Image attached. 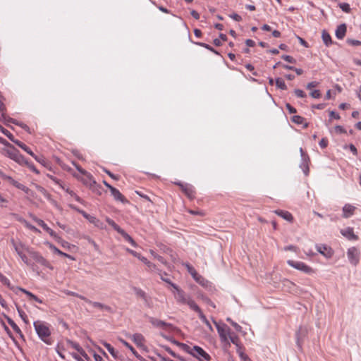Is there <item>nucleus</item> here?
Instances as JSON below:
<instances>
[{"label": "nucleus", "instance_id": "ddd939ff", "mask_svg": "<svg viewBox=\"0 0 361 361\" xmlns=\"http://www.w3.org/2000/svg\"><path fill=\"white\" fill-rule=\"evenodd\" d=\"M80 299L84 300L87 303L90 304L94 307L99 308V309H102V310H106L108 312H111V307L108 306V305H104V304H102L101 302H99L91 301L90 300H89L86 297H80Z\"/></svg>", "mask_w": 361, "mask_h": 361}, {"label": "nucleus", "instance_id": "f704fd0d", "mask_svg": "<svg viewBox=\"0 0 361 361\" xmlns=\"http://www.w3.org/2000/svg\"><path fill=\"white\" fill-rule=\"evenodd\" d=\"M310 159H303V161L300 166L305 176L309 174V162Z\"/></svg>", "mask_w": 361, "mask_h": 361}, {"label": "nucleus", "instance_id": "6ab92c4d", "mask_svg": "<svg viewBox=\"0 0 361 361\" xmlns=\"http://www.w3.org/2000/svg\"><path fill=\"white\" fill-rule=\"evenodd\" d=\"M276 214L281 216L283 219L289 221L293 222V215L288 211H283L281 209H277L274 212Z\"/></svg>", "mask_w": 361, "mask_h": 361}, {"label": "nucleus", "instance_id": "13d9d810", "mask_svg": "<svg viewBox=\"0 0 361 361\" xmlns=\"http://www.w3.org/2000/svg\"><path fill=\"white\" fill-rule=\"evenodd\" d=\"M328 145V140L326 138H322L319 142V146L322 148H325Z\"/></svg>", "mask_w": 361, "mask_h": 361}, {"label": "nucleus", "instance_id": "c03bdc74", "mask_svg": "<svg viewBox=\"0 0 361 361\" xmlns=\"http://www.w3.org/2000/svg\"><path fill=\"white\" fill-rule=\"evenodd\" d=\"M292 121L298 124H302L304 121V118L300 116H294L292 118Z\"/></svg>", "mask_w": 361, "mask_h": 361}, {"label": "nucleus", "instance_id": "2f4dec72", "mask_svg": "<svg viewBox=\"0 0 361 361\" xmlns=\"http://www.w3.org/2000/svg\"><path fill=\"white\" fill-rule=\"evenodd\" d=\"M50 247H51V249H52V250H53V251H54L55 253H56V254H58V255H61V256H63V257H66L70 258V259H74V258H73L71 255H68V254H66V253H65V252H63L61 251V250H60L59 249H58L56 246L51 245H50Z\"/></svg>", "mask_w": 361, "mask_h": 361}, {"label": "nucleus", "instance_id": "c85d7f7f", "mask_svg": "<svg viewBox=\"0 0 361 361\" xmlns=\"http://www.w3.org/2000/svg\"><path fill=\"white\" fill-rule=\"evenodd\" d=\"M134 291L137 297L142 298L145 302H147V295L145 291L138 288H134Z\"/></svg>", "mask_w": 361, "mask_h": 361}, {"label": "nucleus", "instance_id": "aec40b11", "mask_svg": "<svg viewBox=\"0 0 361 361\" xmlns=\"http://www.w3.org/2000/svg\"><path fill=\"white\" fill-rule=\"evenodd\" d=\"M355 209H356L355 207H354L351 204H346L343 207V216L344 218H349L354 214Z\"/></svg>", "mask_w": 361, "mask_h": 361}, {"label": "nucleus", "instance_id": "8fccbe9b", "mask_svg": "<svg viewBox=\"0 0 361 361\" xmlns=\"http://www.w3.org/2000/svg\"><path fill=\"white\" fill-rule=\"evenodd\" d=\"M347 42L353 46H359L361 45V42L357 39H348Z\"/></svg>", "mask_w": 361, "mask_h": 361}, {"label": "nucleus", "instance_id": "f3484780", "mask_svg": "<svg viewBox=\"0 0 361 361\" xmlns=\"http://www.w3.org/2000/svg\"><path fill=\"white\" fill-rule=\"evenodd\" d=\"M130 338L138 347H142L145 345V339L141 334H134L130 336Z\"/></svg>", "mask_w": 361, "mask_h": 361}, {"label": "nucleus", "instance_id": "052dcab7", "mask_svg": "<svg viewBox=\"0 0 361 361\" xmlns=\"http://www.w3.org/2000/svg\"><path fill=\"white\" fill-rule=\"evenodd\" d=\"M198 44H200V46L209 49V51H213L216 54H217V51H216L212 47H210L209 45L205 44V43H199Z\"/></svg>", "mask_w": 361, "mask_h": 361}, {"label": "nucleus", "instance_id": "e2e57ef3", "mask_svg": "<svg viewBox=\"0 0 361 361\" xmlns=\"http://www.w3.org/2000/svg\"><path fill=\"white\" fill-rule=\"evenodd\" d=\"M18 312L20 317L26 322L27 315L25 314V313L20 308H18Z\"/></svg>", "mask_w": 361, "mask_h": 361}, {"label": "nucleus", "instance_id": "6e6d98bb", "mask_svg": "<svg viewBox=\"0 0 361 361\" xmlns=\"http://www.w3.org/2000/svg\"><path fill=\"white\" fill-rule=\"evenodd\" d=\"M19 290L20 291H22L23 293H24L25 294H26L30 298V299H32V298L35 297L34 294H32L31 292H30L24 288H19Z\"/></svg>", "mask_w": 361, "mask_h": 361}, {"label": "nucleus", "instance_id": "79ce46f5", "mask_svg": "<svg viewBox=\"0 0 361 361\" xmlns=\"http://www.w3.org/2000/svg\"><path fill=\"white\" fill-rule=\"evenodd\" d=\"M18 255L20 257L22 261L27 266H32L30 263V261L28 259L27 257L24 254V252H20L18 254Z\"/></svg>", "mask_w": 361, "mask_h": 361}, {"label": "nucleus", "instance_id": "de8ad7c7", "mask_svg": "<svg viewBox=\"0 0 361 361\" xmlns=\"http://www.w3.org/2000/svg\"><path fill=\"white\" fill-rule=\"evenodd\" d=\"M295 94L300 98H304L306 97V94L301 90L296 89L294 91Z\"/></svg>", "mask_w": 361, "mask_h": 361}, {"label": "nucleus", "instance_id": "603ef678", "mask_svg": "<svg viewBox=\"0 0 361 361\" xmlns=\"http://www.w3.org/2000/svg\"><path fill=\"white\" fill-rule=\"evenodd\" d=\"M186 268H187V270L192 275V274H195V272H196V270L195 269V268L191 266L190 264L187 263L185 264Z\"/></svg>", "mask_w": 361, "mask_h": 361}, {"label": "nucleus", "instance_id": "5701e85b", "mask_svg": "<svg viewBox=\"0 0 361 361\" xmlns=\"http://www.w3.org/2000/svg\"><path fill=\"white\" fill-rule=\"evenodd\" d=\"M18 164L21 165H26L28 168L30 169L31 171L36 173L37 174L39 173V171L38 169H36V167L33 165L32 163H31L28 159H15Z\"/></svg>", "mask_w": 361, "mask_h": 361}, {"label": "nucleus", "instance_id": "b1692460", "mask_svg": "<svg viewBox=\"0 0 361 361\" xmlns=\"http://www.w3.org/2000/svg\"><path fill=\"white\" fill-rule=\"evenodd\" d=\"M308 330L307 327L305 326H300L297 333H296V337H297V341L299 344L300 341L302 340L307 334Z\"/></svg>", "mask_w": 361, "mask_h": 361}, {"label": "nucleus", "instance_id": "5fc2aeb1", "mask_svg": "<svg viewBox=\"0 0 361 361\" xmlns=\"http://www.w3.org/2000/svg\"><path fill=\"white\" fill-rule=\"evenodd\" d=\"M310 95L313 98H319L321 97V93L319 90H315L310 92Z\"/></svg>", "mask_w": 361, "mask_h": 361}, {"label": "nucleus", "instance_id": "39448f33", "mask_svg": "<svg viewBox=\"0 0 361 361\" xmlns=\"http://www.w3.org/2000/svg\"><path fill=\"white\" fill-rule=\"evenodd\" d=\"M287 263L290 267H292L298 270H300L305 274H311L313 272V269L302 262H296V261H293V260H288L287 262Z\"/></svg>", "mask_w": 361, "mask_h": 361}, {"label": "nucleus", "instance_id": "a211bd4d", "mask_svg": "<svg viewBox=\"0 0 361 361\" xmlns=\"http://www.w3.org/2000/svg\"><path fill=\"white\" fill-rule=\"evenodd\" d=\"M341 234L350 240H356L358 239L357 235H355L353 232V229L352 228H347L346 229L341 230Z\"/></svg>", "mask_w": 361, "mask_h": 361}, {"label": "nucleus", "instance_id": "a878e982", "mask_svg": "<svg viewBox=\"0 0 361 361\" xmlns=\"http://www.w3.org/2000/svg\"><path fill=\"white\" fill-rule=\"evenodd\" d=\"M6 319L9 324V325L13 328V329L18 334L21 338H23V334L20 329V328L18 326V325L14 322V321L10 318L8 316H6Z\"/></svg>", "mask_w": 361, "mask_h": 361}, {"label": "nucleus", "instance_id": "338daca9", "mask_svg": "<svg viewBox=\"0 0 361 361\" xmlns=\"http://www.w3.org/2000/svg\"><path fill=\"white\" fill-rule=\"evenodd\" d=\"M318 85H319V82H315V81H314V82H309V83L307 85V89H309V90H310V89H312V88H313V87H317Z\"/></svg>", "mask_w": 361, "mask_h": 361}, {"label": "nucleus", "instance_id": "2eb2a0df", "mask_svg": "<svg viewBox=\"0 0 361 361\" xmlns=\"http://www.w3.org/2000/svg\"><path fill=\"white\" fill-rule=\"evenodd\" d=\"M176 185H179L181 188V190L184 192V193L189 197V198H193L195 191L192 186L188 185V184H183L181 183H176Z\"/></svg>", "mask_w": 361, "mask_h": 361}, {"label": "nucleus", "instance_id": "4be33fe9", "mask_svg": "<svg viewBox=\"0 0 361 361\" xmlns=\"http://www.w3.org/2000/svg\"><path fill=\"white\" fill-rule=\"evenodd\" d=\"M149 322L154 326L157 327L166 328L167 326H171V324L154 317H151Z\"/></svg>", "mask_w": 361, "mask_h": 361}, {"label": "nucleus", "instance_id": "3c124183", "mask_svg": "<svg viewBox=\"0 0 361 361\" xmlns=\"http://www.w3.org/2000/svg\"><path fill=\"white\" fill-rule=\"evenodd\" d=\"M64 293L68 295H71V296H75V297H77L78 298L80 299V297H84L83 295H79L77 293H75V292H73V291H71V290H64Z\"/></svg>", "mask_w": 361, "mask_h": 361}, {"label": "nucleus", "instance_id": "20e7f679", "mask_svg": "<svg viewBox=\"0 0 361 361\" xmlns=\"http://www.w3.org/2000/svg\"><path fill=\"white\" fill-rule=\"evenodd\" d=\"M188 353L198 359L200 361H209L211 360L210 355L201 347L197 345L190 348V353Z\"/></svg>", "mask_w": 361, "mask_h": 361}, {"label": "nucleus", "instance_id": "864d4df0", "mask_svg": "<svg viewBox=\"0 0 361 361\" xmlns=\"http://www.w3.org/2000/svg\"><path fill=\"white\" fill-rule=\"evenodd\" d=\"M282 59L289 63H295V60L289 55H283Z\"/></svg>", "mask_w": 361, "mask_h": 361}, {"label": "nucleus", "instance_id": "bf43d9fd", "mask_svg": "<svg viewBox=\"0 0 361 361\" xmlns=\"http://www.w3.org/2000/svg\"><path fill=\"white\" fill-rule=\"evenodd\" d=\"M286 107L290 114H294L296 112V109L288 103L286 104Z\"/></svg>", "mask_w": 361, "mask_h": 361}, {"label": "nucleus", "instance_id": "f8f14e48", "mask_svg": "<svg viewBox=\"0 0 361 361\" xmlns=\"http://www.w3.org/2000/svg\"><path fill=\"white\" fill-rule=\"evenodd\" d=\"M5 180H6L8 183L13 185L14 187L17 188L18 189L24 191L27 194H29L30 191V190L27 187L15 180L12 177L9 176L6 177Z\"/></svg>", "mask_w": 361, "mask_h": 361}, {"label": "nucleus", "instance_id": "69168bd1", "mask_svg": "<svg viewBox=\"0 0 361 361\" xmlns=\"http://www.w3.org/2000/svg\"><path fill=\"white\" fill-rule=\"evenodd\" d=\"M229 338L231 340V341L233 343V344H235V345H238L237 344V342L238 341V338L237 336H235V335H230L229 336Z\"/></svg>", "mask_w": 361, "mask_h": 361}, {"label": "nucleus", "instance_id": "774afa93", "mask_svg": "<svg viewBox=\"0 0 361 361\" xmlns=\"http://www.w3.org/2000/svg\"><path fill=\"white\" fill-rule=\"evenodd\" d=\"M1 130L4 135H6L10 140H13V135L8 130L4 129V128H1Z\"/></svg>", "mask_w": 361, "mask_h": 361}, {"label": "nucleus", "instance_id": "473e14b6", "mask_svg": "<svg viewBox=\"0 0 361 361\" xmlns=\"http://www.w3.org/2000/svg\"><path fill=\"white\" fill-rule=\"evenodd\" d=\"M121 235L126 240L129 242L133 246H137L135 241L124 230L121 232Z\"/></svg>", "mask_w": 361, "mask_h": 361}, {"label": "nucleus", "instance_id": "0eeeda50", "mask_svg": "<svg viewBox=\"0 0 361 361\" xmlns=\"http://www.w3.org/2000/svg\"><path fill=\"white\" fill-rule=\"evenodd\" d=\"M28 254L37 263L40 264L42 266L47 267L51 269L53 267L50 265L49 262L44 259L39 252L34 251L32 249L28 250Z\"/></svg>", "mask_w": 361, "mask_h": 361}, {"label": "nucleus", "instance_id": "7c9ffc66", "mask_svg": "<svg viewBox=\"0 0 361 361\" xmlns=\"http://www.w3.org/2000/svg\"><path fill=\"white\" fill-rule=\"evenodd\" d=\"M106 222L113 227V228L118 233H121V232L123 231L118 225H117L114 221L109 218H106Z\"/></svg>", "mask_w": 361, "mask_h": 361}, {"label": "nucleus", "instance_id": "58836bf2", "mask_svg": "<svg viewBox=\"0 0 361 361\" xmlns=\"http://www.w3.org/2000/svg\"><path fill=\"white\" fill-rule=\"evenodd\" d=\"M276 85L279 88H280L281 90L287 89V86H286L285 82L281 78H277L276 80Z\"/></svg>", "mask_w": 361, "mask_h": 361}, {"label": "nucleus", "instance_id": "c9c22d12", "mask_svg": "<svg viewBox=\"0 0 361 361\" xmlns=\"http://www.w3.org/2000/svg\"><path fill=\"white\" fill-rule=\"evenodd\" d=\"M104 347L106 348V350L109 352V353L114 357H117V351L115 350L114 347H112L109 343H104Z\"/></svg>", "mask_w": 361, "mask_h": 361}, {"label": "nucleus", "instance_id": "680f3d73", "mask_svg": "<svg viewBox=\"0 0 361 361\" xmlns=\"http://www.w3.org/2000/svg\"><path fill=\"white\" fill-rule=\"evenodd\" d=\"M329 116L331 118H335L337 120L340 119V118H341L340 116L334 111H329Z\"/></svg>", "mask_w": 361, "mask_h": 361}, {"label": "nucleus", "instance_id": "1a4fd4ad", "mask_svg": "<svg viewBox=\"0 0 361 361\" xmlns=\"http://www.w3.org/2000/svg\"><path fill=\"white\" fill-rule=\"evenodd\" d=\"M79 213H80L85 219H87L91 224H93L95 226L99 228H104V224L100 221L95 216H91L87 214L85 211L77 209Z\"/></svg>", "mask_w": 361, "mask_h": 361}, {"label": "nucleus", "instance_id": "6e6552de", "mask_svg": "<svg viewBox=\"0 0 361 361\" xmlns=\"http://www.w3.org/2000/svg\"><path fill=\"white\" fill-rule=\"evenodd\" d=\"M348 258L350 262L355 266L358 264L360 260V252L355 247H352L348 250Z\"/></svg>", "mask_w": 361, "mask_h": 361}, {"label": "nucleus", "instance_id": "412c9836", "mask_svg": "<svg viewBox=\"0 0 361 361\" xmlns=\"http://www.w3.org/2000/svg\"><path fill=\"white\" fill-rule=\"evenodd\" d=\"M346 30H347V28H346L345 24H341V25H338L337 27V28L336 30V32H335L336 37L339 39H343V37L345 35Z\"/></svg>", "mask_w": 361, "mask_h": 361}, {"label": "nucleus", "instance_id": "72a5a7b5", "mask_svg": "<svg viewBox=\"0 0 361 361\" xmlns=\"http://www.w3.org/2000/svg\"><path fill=\"white\" fill-rule=\"evenodd\" d=\"M89 188L92 190V192L97 193V195H102V186L97 184L96 181L95 183H93L92 185H90Z\"/></svg>", "mask_w": 361, "mask_h": 361}, {"label": "nucleus", "instance_id": "37998d69", "mask_svg": "<svg viewBox=\"0 0 361 361\" xmlns=\"http://www.w3.org/2000/svg\"><path fill=\"white\" fill-rule=\"evenodd\" d=\"M340 8L345 12V13H350V5L348 3H340L338 4Z\"/></svg>", "mask_w": 361, "mask_h": 361}, {"label": "nucleus", "instance_id": "4468645a", "mask_svg": "<svg viewBox=\"0 0 361 361\" xmlns=\"http://www.w3.org/2000/svg\"><path fill=\"white\" fill-rule=\"evenodd\" d=\"M110 191L116 201H119L123 204L128 203V200L116 188L114 187Z\"/></svg>", "mask_w": 361, "mask_h": 361}, {"label": "nucleus", "instance_id": "4c0bfd02", "mask_svg": "<svg viewBox=\"0 0 361 361\" xmlns=\"http://www.w3.org/2000/svg\"><path fill=\"white\" fill-rule=\"evenodd\" d=\"M119 341L124 345L126 348H128L134 355H137V351L135 350V348L127 341L122 338H119Z\"/></svg>", "mask_w": 361, "mask_h": 361}, {"label": "nucleus", "instance_id": "a19ab883", "mask_svg": "<svg viewBox=\"0 0 361 361\" xmlns=\"http://www.w3.org/2000/svg\"><path fill=\"white\" fill-rule=\"evenodd\" d=\"M11 121L12 123L20 126L23 129L25 130L26 131H28L30 129L29 127L26 124H25L22 122H20L17 120L11 119Z\"/></svg>", "mask_w": 361, "mask_h": 361}, {"label": "nucleus", "instance_id": "bb28decb", "mask_svg": "<svg viewBox=\"0 0 361 361\" xmlns=\"http://www.w3.org/2000/svg\"><path fill=\"white\" fill-rule=\"evenodd\" d=\"M14 142L19 147H20L23 150H24L25 152H26L27 153V154L32 156V157H34V154L32 151V149L28 147L25 144L23 143L22 142L20 141H18V140H16L14 141Z\"/></svg>", "mask_w": 361, "mask_h": 361}, {"label": "nucleus", "instance_id": "423d86ee", "mask_svg": "<svg viewBox=\"0 0 361 361\" xmlns=\"http://www.w3.org/2000/svg\"><path fill=\"white\" fill-rule=\"evenodd\" d=\"M214 324L216 325L218 334L222 341H228V336L230 334V328L225 324H220L214 321Z\"/></svg>", "mask_w": 361, "mask_h": 361}, {"label": "nucleus", "instance_id": "e433bc0d", "mask_svg": "<svg viewBox=\"0 0 361 361\" xmlns=\"http://www.w3.org/2000/svg\"><path fill=\"white\" fill-rule=\"evenodd\" d=\"M172 342L178 346H180L185 352L190 353V347L185 343H181L176 340L172 341Z\"/></svg>", "mask_w": 361, "mask_h": 361}, {"label": "nucleus", "instance_id": "c756f323", "mask_svg": "<svg viewBox=\"0 0 361 361\" xmlns=\"http://www.w3.org/2000/svg\"><path fill=\"white\" fill-rule=\"evenodd\" d=\"M71 346L75 349L83 357H87V354L84 351V350L80 346V345L73 341H69Z\"/></svg>", "mask_w": 361, "mask_h": 361}, {"label": "nucleus", "instance_id": "4d7b16f0", "mask_svg": "<svg viewBox=\"0 0 361 361\" xmlns=\"http://www.w3.org/2000/svg\"><path fill=\"white\" fill-rule=\"evenodd\" d=\"M229 16H230V18H231L232 19H233L234 20L238 21V22H239L242 20L241 16L237 13L231 14Z\"/></svg>", "mask_w": 361, "mask_h": 361}, {"label": "nucleus", "instance_id": "393cba45", "mask_svg": "<svg viewBox=\"0 0 361 361\" xmlns=\"http://www.w3.org/2000/svg\"><path fill=\"white\" fill-rule=\"evenodd\" d=\"M193 311L198 313L199 317L202 320V322L207 325V326L209 329V330L212 331L213 329H212V325L210 324L209 322L208 321V319H207L205 315L202 313L200 307L198 306V309H195Z\"/></svg>", "mask_w": 361, "mask_h": 361}, {"label": "nucleus", "instance_id": "ea45409f", "mask_svg": "<svg viewBox=\"0 0 361 361\" xmlns=\"http://www.w3.org/2000/svg\"><path fill=\"white\" fill-rule=\"evenodd\" d=\"M0 281L4 285L6 286L9 288H11L9 279H7L5 276H4L1 272H0Z\"/></svg>", "mask_w": 361, "mask_h": 361}, {"label": "nucleus", "instance_id": "0e129e2a", "mask_svg": "<svg viewBox=\"0 0 361 361\" xmlns=\"http://www.w3.org/2000/svg\"><path fill=\"white\" fill-rule=\"evenodd\" d=\"M8 203V200L3 197L0 194V207H6V204Z\"/></svg>", "mask_w": 361, "mask_h": 361}, {"label": "nucleus", "instance_id": "49530a36", "mask_svg": "<svg viewBox=\"0 0 361 361\" xmlns=\"http://www.w3.org/2000/svg\"><path fill=\"white\" fill-rule=\"evenodd\" d=\"M238 353H239V356L242 361H251L250 357L243 352L239 350Z\"/></svg>", "mask_w": 361, "mask_h": 361}, {"label": "nucleus", "instance_id": "a18cd8bd", "mask_svg": "<svg viewBox=\"0 0 361 361\" xmlns=\"http://www.w3.org/2000/svg\"><path fill=\"white\" fill-rule=\"evenodd\" d=\"M227 321L231 323V324L235 328V329L238 331H241V326L238 324L236 322L232 321L230 318H228L227 319Z\"/></svg>", "mask_w": 361, "mask_h": 361}, {"label": "nucleus", "instance_id": "9b49d317", "mask_svg": "<svg viewBox=\"0 0 361 361\" xmlns=\"http://www.w3.org/2000/svg\"><path fill=\"white\" fill-rule=\"evenodd\" d=\"M32 219L39 226H41L45 231H47L51 236L54 238H56V233L51 229L43 220L37 218L35 216H31Z\"/></svg>", "mask_w": 361, "mask_h": 361}, {"label": "nucleus", "instance_id": "f03ea898", "mask_svg": "<svg viewBox=\"0 0 361 361\" xmlns=\"http://www.w3.org/2000/svg\"><path fill=\"white\" fill-rule=\"evenodd\" d=\"M35 331L40 339L47 345H51L52 341L50 338L51 331L48 324L42 321H35L33 324Z\"/></svg>", "mask_w": 361, "mask_h": 361}, {"label": "nucleus", "instance_id": "7ed1b4c3", "mask_svg": "<svg viewBox=\"0 0 361 361\" xmlns=\"http://www.w3.org/2000/svg\"><path fill=\"white\" fill-rule=\"evenodd\" d=\"M73 164L75 166L80 174L73 173V176L79 180H80L83 185L90 188L93 183H95V180L93 176L87 171L82 169L80 166L77 165L74 161H72Z\"/></svg>", "mask_w": 361, "mask_h": 361}, {"label": "nucleus", "instance_id": "9d476101", "mask_svg": "<svg viewBox=\"0 0 361 361\" xmlns=\"http://www.w3.org/2000/svg\"><path fill=\"white\" fill-rule=\"evenodd\" d=\"M11 243L13 247L14 250H16V252H17V254L23 252L24 251L28 253V250H31L29 247L26 246L21 241L16 242L13 238L11 239Z\"/></svg>", "mask_w": 361, "mask_h": 361}, {"label": "nucleus", "instance_id": "dca6fc26", "mask_svg": "<svg viewBox=\"0 0 361 361\" xmlns=\"http://www.w3.org/2000/svg\"><path fill=\"white\" fill-rule=\"evenodd\" d=\"M317 250L327 258H330L333 255L332 250L324 245H317Z\"/></svg>", "mask_w": 361, "mask_h": 361}, {"label": "nucleus", "instance_id": "09e8293b", "mask_svg": "<svg viewBox=\"0 0 361 361\" xmlns=\"http://www.w3.org/2000/svg\"><path fill=\"white\" fill-rule=\"evenodd\" d=\"M164 349L168 352L171 356H173V357H178L177 356V355L171 349L170 347L167 346V345H164L163 346Z\"/></svg>", "mask_w": 361, "mask_h": 361}, {"label": "nucleus", "instance_id": "cd10ccee", "mask_svg": "<svg viewBox=\"0 0 361 361\" xmlns=\"http://www.w3.org/2000/svg\"><path fill=\"white\" fill-rule=\"evenodd\" d=\"M322 37L324 44L326 47H329L333 43L331 37L326 31L324 30L322 32Z\"/></svg>", "mask_w": 361, "mask_h": 361}, {"label": "nucleus", "instance_id": "f257e3e1", "mask_svg": "<svg viewBox=\"0 0 361 361\" xmlns=\"http://www.w3.org/2000/svg\"><path fill=\"white\" fill-rule=\"evenodd\" d=\"M172 287L174 289L173 295L176 302L182 305H188L190 308L192 310L198 309V305L192 299V298L185 293L182 289H180L176 284H172Z\"/></svg>", "mask_w": 361, "mask_h": 361}]
</instances>
